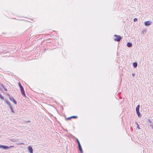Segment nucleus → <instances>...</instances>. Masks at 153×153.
Wrapping results in <instances>:
<instances>
[{"instance_id":"9d476101","label":"nucleus","mask_w":153,"mask_h":153,"mask_svg":"<svg viewBox=\"0 0 153 153\" xmlns=\"http://www.w3.org/2000/svg\"><path fill=\"white\" fill-rule=\"evenodd\" d=\"M127 45L128 47L130 48L132 46V45L131 43L130 42H128L127 43Z\"/></svg>"},{"instance_id":"f03ea898","label":"nucleus","mask_w":153,"mask_h":153,"mask_svg":"<svg viewBox=\"0 0 153 153\" xmlns=\"http://www.w3.org/2000/svg\"><path fill=\"white\" fill-rule=\"evenodd\" d=\"M13 146H7L2 145L0 144V149L4 150H7L9 148L13 147Z\"/></svg>"},{"instance_id":"4be33fe9","label":"nucleus","mask_w":153,"mask_h":153,"mask_svg":"<svg viewBox=\"0 0 153 153\" xmlns=\"http://www.w3.org/2000/svg\"><path fill=\"white\" fill-rule=\"evenodd\" d=\"M132 75L133 76H134L135 75V74H134V73H132Z\"/></svg>"},{"instance_id":"6ab92c4d","label":"nucleus","mask_w":153,"mask_h":153,"mask_svg":"<svg viewBox=\"0 0 153 153\" xmlns=\"http://www.w3.org/2000/svg\"><path fill=\"white\" fill-rule=\"evenodd\" d=\"M137 20L138 19L137 18H135L134 19V22H137Z\"/></svg>"},{"instance_id":"6e6552de","label":"nucleus","mask_w":153,"mask_h":153,"mask_svg":"<svg viewBox=\"0 0 153 153\" xmlns=\"http://www.w3.org/2000/svg\"><path fill=\"white\" fill-rule=\"evenodd\" d=\"M78 149L79 151L81 153H83V150L82 148V147L81 145H78Z\"/></svg>"},{"instance_id":"4468645a","label":"nucleus","mask_w":153,"mask_h":153,"mask_svg":"<svg viewBox=\"0 0 153 153\" xmlns=\"http://www.w3.org/2000/svg\"><path fill=\"white\" fill-rule=\"evenodd\" d=\"M10 107V109L11 111L13 113H14V111H13V107L12 106V105H11L9 107Z\"/></svg>"},{"instance_id":"f3484780","label":"nucleus","mask_w":153,"mask_h":153,"mask_svg":"<svg viewBox=\"0 0 153 153\" xmlns=\"http://www.w3.org/2000/svg\"><path fill=\"white\" fill-rule=\"evenodd\" d=\"M76 141L78 143V145H81L79 140H78V139L77 138L76 139Z\"/></svg>"},{"instance_id":"1a4fd4ad","label":"nucleus","mask_w":153,"mask_h":153,"mask_svg":"<svg viewBox=\"0 0 153 153\" xmlns=\"http://www.w3.org/2000/svg\"><path fill=\"white\" fill-rule=\"evenodd\" d=\"M4 102H6V103L8 105V106L10 107L11 105L9 101L7 100H5Z\"/></svg>"},{"instance_id":"412c9836","label":"nucleus","mask_w":153,"mask_h":153,"mask_svg":"<svg viewBox=\"0 0 153 153\" xmlns=\"http://www.w3.org/2000/svg\"><path fill=\"white\" fill-rule=\"evenodd\" d=\"M71 117H68L67 118V120H71Z\"/></svg>"},{"instance_id":"ddd939ff","label":"nucleus","mask_w":153,"mask_h":153,"mask_svg":"<svg viewBox=\"0 0 153 153\" xmlns=\"http://www.w3.org/2000/svg\"><path fill=\"white\" fill-rule=\"evenodd\" d=\"M140 105H138L136 108V112L137 111H139Z\"/></svg>"},{"instance_id":"7ed1b4c3","label":"nucleus","mask_w":153,"mask_h":153,"mask_svg":"<svg viewBox=\"0 0 153 153\" xmlns=\"http://www.w3.org/2000/svg\"><path fill=\"white\" fill-rule=\"evenodd\" d=\"M114 36L115 37L114 38V40L117 42H119L121 39V37L120 36L114 35Z\"/></svg>"},{"instance_id":"39448f33","label":"nucleus","mask_w":153,"mask_h":153,"mask_svg":"<svg viewBox=\"0 0 153 153\" xmlns=\"http://www.w3.org/2000/svg\"><path fill=\"white\" fill-rule=\"evenodd\" d=\"M27 149L30 153H33V150L32 147L31 146H28L27 147Z\"/></svg>"},{"instance_id":"b1692460","label":"nucleus","mask_w":153,"mask_h":153,"mask_svg":"<svg viewBox=\"0 0 153 153\" xmlns=\"http://www.w3.org/2000/svg\"><path fill=\"white\" fill-rule=\"evenodd\" d=\"M21 144H23V143H22Z\"/></svg>"},{"instance_id":"f8f14e48","label":"nucleus","mask_w":153,"mask_h":153,"mask_svg":"<svg viewBox=\"0 0 153 153\" xmlns=\"http://www.w3.org/2000/svg\"><path fill=\"white\" fill-rule=\"evenodd\" d=\"M133 65L134 68H136L137 65V62H134L133 63Z\"/></svg>"},{"instance_id":"aec40b11","label":"nucleus","mask_w":153,"mask_h":153,"mask_svg":"<svg viewBox=\"0 0 153 153\" xmlns=\"http://www.w3.org/2000/svg\"><path fill=\"white\" fill-rule=\"evenodd\" d=\"M137 128H138L139 129H140V128L139 127V126L138 124H137Z\"/></svg>"},{"instance_id":"20e7f679","label":"nucleus","mask_w":153,"mask_h":153,"mask_svg":"<svg viewBox=\"0 0 153 153\" xmlns=\"http://www.w3.org/2000/svg\"><path fill=\"white\" fill-rule=\"evenodd\" d=\"M8 95L9 96V99L10 100L13 102V103L15 105H16L17 104V102L15 100L14 98L12 96H10L9 94H8Z\"/></svg>"},{"instance_id":"9b49d317","label":"nucleus","mask_w":153,"mask_h":153,"mask_svg":"<svg viewBox=\"0 0 153 153\" xmlns=\"http://www.w3.org/2000/svg\"><path fill=\"white\" fill-rule=\"evenodd\" d=\"M1 87L4 89L5 91H7V88L4 86L3 84H2L1 85Z\"/></svg>"},{"instance_id":"5701e85b","label":"nucleus","mask_w":153,"mask_h":153,"mask_svg":"<svg viewBox=\"0 0 153 153\" xmlns=\"http://www.w3.org/2000/svg\"><path fill=\"white\" fill-rule=\"evenodd\" d=\"M135 124H136L137 125V124H138V123H137V122L136 123H135Z\"/></svg>"},{"instance_id":"2eb2a0df","label":"nucleus","mask_w":153,"mask_h":153,"mask_svg":"<svg viewBox=\"0 0 153 153\" xmlns=\"http://www.w3.org/2000/svg\"><path fill=\"white\" fill-rule=\"evenodd\" d=\"M136 112H137V114L138 117H140L141 115V114H140V111H137Z\"/></svg>"},{"instance_id":"f257e3e1","label":"nucleus","mask_w":153,"mask_h":153,"mask_svg":"<svg viewBox=\"0 0 153 153\" xmlns=\"http://www.w3.org/2000/svg\"><path fill=\"white\" fill-rule=\"evenodd\" d=\"M19 85L20 88V91L22 96L24 97H26L24 89L20 82L18 83Z\"/></svg>"},{"instance_id":"0eeeda50","label":"nucleus","mask_w":153,"mask_h":153,"mask_svg":"<svg viewBox=\"0 0 153 153\" xmlns=\"http://www.w3.org/2000/svg\"><path fill=\"white\" fill-rule=\"evenodd\" d=\"M152 23V22L150 21H147L145 22L144 24L145 26H148L150 25Z\"/></svg>"},{"instance_id":"423d86ee","label":"nucleus","mask_w":153,"mask_h":153,"mask_svg":"<svg viewBox=\"0 0 153 153\" xmlns=\"http://www.w3.org/2000/svg\"><path fill=\"white\" fill-rule=\"evenodd\" d=\"M148 120L149 121V126L152 129H153V123L151 122L150 119H149Z\"/></svg>"},{"instance_id":"dca6fc26","label":"nucleus","mask_w":153,"mask_h":153,"mask_svg":"<svg viewBox=\"0 0 153 153\" xmlns=\"http://www.w3.org/2000/svg\"><path fill=\"white\" fill-rule=\"evenodd\" d=\"M0 98L2 100H4V97L0 94Z\"/></svg>"},{"instance_id":"a211bd4d","label":"nucleus","mask_w":153,"mask_h":153,"mask_svg":"<svg viewBox=\"0 0 153 153\" xmlns=\"http://www.w3.org/2000/svg\"><path fill=\"white\" fill-rule=\"evenodd\" d=\"M71 118H75V119L77 118L78 117L77 116H71Z\"/></svg>"}]
</instances>
